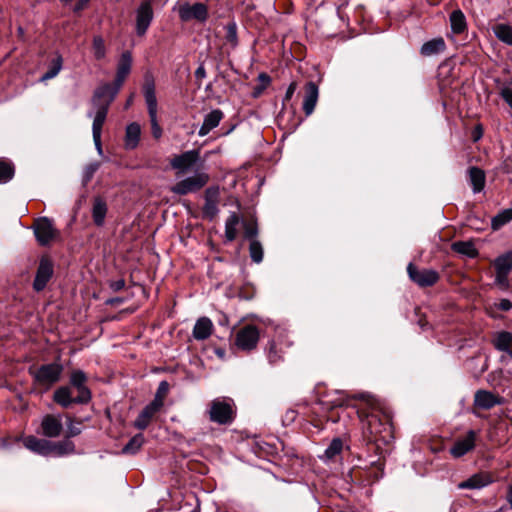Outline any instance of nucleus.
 I'll list each match as a JSON object with an SVG mask.
<instances>
[{
	"label": "nucleus",
	"instance_id": "f257e3e1",
	"mask_svg": "<svg viewBox=\"0 0 512 512\" xmlns=\"http://www.w3.org/2000/svg\"><path fill=\"white\" fill-rule=\"evenodd\" d=\"M88 377L80 369L73 370L69 377V385L58 387L53 393V401L62 408L73 404L85 405L92 399V392L87 386Z\"/></svg>",
	"mask_w": 512,
	"mask_h": 512
},
{
	"label": "nucleus",
	"instance_id": "f03ea898",
	"mask_svg": "<svg viewBox=\"0 0 512 512\" xmlns=\"http://www.w3.org/2000/svg\"><path fill=\"white\" fill-rule=\"evenodd\" d=\"M362 424V435L368 443H388L392 437L390 417L380 409L370 406L357 410Z\"/></svg>",
	"mask_w": 512,
	"mask_h": 512
},
{
	"label": "nucleus",
	"instance_id": "7ed1b4c3",
	"mask_svg": "<svg viewBox=\"0 0 512 512\" xmlns=\"http://www.w3.org/2000/svg\"><path fill=\"white\" fill-rule=\"evenodd\" d=\"M208 415L211 422L219 425L231 424L236 416V408L233 399L227 397L215 398L210 403Z\"/></svg>",
	"mask_w": 512,
	"mask_h": 512
},
{
	"label": "nucleus",
	"instance_id": "20e7f679",
	"mask_svg": "<svg viewBox=\"0 0 512 512\" xmlns=\"http://www.w3.org/2000/svg\"><path fill=\"white\" fill-rule=\"evenodd\" d=\"M125 79V77L116 74L113 84H104L95 90L92 97V105L95 111L105 108V114H108L109 107L120 91Z\"/></svg>",
	"mask_w": 512,
	"mask_h": 512
},
{
	"label": "nucleus",
	"instance_id": "39448f33",
	"mask_svg": "<svg viewBox=\"0 0 512 512\" xmlns=\"http://www.w3.org/2000/svg\"><path fill=\"white\" fill-rule=\"evenodd\" d=\"M63 366L60 363H49L41 365L37 370L30 371L34 382L46 390L57 383L62 375Z\"/></svg>",
	"mask_w": 512,
	"mask_h": 512
},
{
	"label": "nucleus",
	"instance_id": "423d86ee",
	"mask_svg": "<svg viewBox=\"0 0 512 512\" xmlns=\"http://www.w3.org/2000/svg\"><path fill=\"white\" fill-rule=\"evenodd\" d=\"M209 179L208 173L197 171L194 175L178 181L170 190L176 195H187L201 190L209 182Z\"/></svg>",
	"mask_w": 512,
	"mask_h": 512
},
{
	"label": "nucleus",
	"instance_id": "0eeeda50",
	"mask_svg": "<svg viewBox=\"0 0 512 512\" xmlns=\"http://www.w3.org/2000/svg\"><path fill=\"white\" fill-rule=\"evenodd\" d=\"M154 19L153 1L144 0L135 10V32L137 36H144Z\"/></svg>",
	"mask_w": 512,
	"mask_h": 512
},
{
	"label": "nucleus",
	"instance_id": "6e6552de",
	"mask_svg": "<svg viewBox=\"0 0 512 512\" xmlns=\"http://www.w3.org/2000/svg\"><path fill=\"white\" fill-rule=\"evenodd\" d=\"M260 332L254 325H245L235 334V346L242 351H251L257 347Z\"/></svg>",
	"mask_w": 512,
	"mask_h": 512
},
{
	"label": "nucleus",
	"instance_id": "1a4fd4ad",
	"mask_svg": "<svg viewBox=\"0 0 512 512\" xmlns=\"http://www.w3.org/2000/svg\"><path fill=\"white\" fill-rule=\"evenodd\" d=\"M178 16L183 22L195 20L200 23H205L209 17L208 7L206 4L201 2L194 4L186 2L179 5Z\"/></svg>",
	"mask_w": 512,
	"mask_h": 512
},
{
	"label": "nucleus",
	"instance_id": "9d476101",
	"mask_svg": "<svg viewBox=\"0 0 512 512\" xmlns=\"http://www.w3.org/2000/svg\"><path fill=\"white\" fill-rule=\"evenodd\" d=\"M34 234L41 246H47L59 236V231L49 218L42 217L35 221Z\"/></svg>",
	"mask_w": 512,
	"mask_h": 512
},
{
	"label": "nucleus",
	"instance_id": "9b49d317",
	"mask_svg": "<svg viewBox=\"0 0 512 512\" xmlns=\"http://www.w3.org/2000/svg\"><path fill=\"white\" fill-rule=\"evenodd\" d=\"M407 273L411 281L423 288L433 286L440 278L439 273L436 270H419L413 263L408 264Z\"/></svg>",
	"mask_w": 512,
	"mask_h": 512
},
{
	"label": "nucleus",
	"instance_id": "f8f14e48",
	"mask_svg": "<svg viewBox=\"0 0 512 512\" xmlns=\"http://www.w3.org/2000/svg\"><path fill=\"white\" fill-rule=\"evenodd\" d=\"M54 273L53 263L50 258L42 257L36 271L33 281V289L40 292L45 289L47 283L50 281Z\"/></svg>",
	"mask_w": 512,
	"mask_h": 512
},
{
	"label": "nucleus",
	"instance_id": "ddd939ff",
	"mask_svg": "<svg viewBox=\"0 0 512 512\" xmlns=\"http://www.w3.org/2000/svg\"><path fill=\"white\" fill-rule=\"evenodd\" d=\"M199 160L198 150L185 151L182 154L175 155L170 160V166L177 170V174H183L192 168Z\"/></svg>",
	"mask_w": 512,
	"mask_h": 512
},
{
	"label": "nucleus",
	"instance_id": "4468645a",
	"mask_svg": "<svg viewBox=\"0 0 512 512\" xmlns=\"http://www.w3.org/2000/svg\"><path fill=\"white\" fill-rule=\"evenodd\" d=\"M478 433L469 430L464 437L458 438L450 448V453L455 458H460L472 451L476 446Z\"/></svg>",
	"mask_w": 512,
	"mask_h": 512
},
{
	"label": "nucleus",
	"instance_id": "2eb2a0df",
	"mask_svg": "<svg viewBox=\"0 0 512 512\" xmlns=\"http://www.w3.org/2000/svg\"><path fill=\"white\" fill-rule=\"evenodd\" d=\"M220 191L218 186H211L205 190V203L202 209L203 216L210 221L213 220L217 214L219 213L218 203H219Z\"/></svg>",
	"mask_w": 512,
	"mask_h": 512
},
{
	"label": "nucleus",
	"instance_id": "dca6fc26",
	"mask_svg": "<svg viewBox=\"0 0 512 512\" xmlns=\"http://www.w3.org/2000/svg\"><path fill=\"white\" fill-rule=\"evenodd\" d=\"M63 430L61 415L46 414L41 421V432L45 437L56 438Z\"/></svg>",
	"mask_w": 512,
	"mask_h": 512
},
{
	"label": "nucleus",
	"instance_id": "f3484780",
	"mask_svg": "<svg viewBox=\"0 0 512 512\" xmlns=\"http://www.w3.org/2000/svg\"><path fill=\"white\" fill-rule=\"evenodd\" d=\"M349 397L343 391H334L333 393H328L325 398L319 399L318 404L321 406L324 411H332L336 408L347 406Z\"/></svg>",
	"mask_w": 512,
	"mask_h": 512
},
{
	"label": "nucleus",
	"instance_id": "a211bd4d",
	"mask_svg": "<svg viewBox=\"0 0 512 512\" xmlns=\"http://www.w3.org/2000/svg\"><path fill=\"white\" fill-rule=\"evenodd\" d=\"M494 482L489 472H479L458 484L459 489H481Z\"/></svg>",
	"mask_w": 512,
	"mask_h": 512
},
{
	"label": "nucleus",
	"instance_id": "6ab92c4d",
	"mask_svg": "<svg viewBox=\"0 0 512 512\" xmlns=\"http://www.w3.org/2000/svg\"><path fill=\"white\" fill-rule=\"evenodd\" d=\"M25 448L33 453L41 456H50V441L46 439H40L33 435L26 436L22 439Z\"/></svg>",
	"mask_w": 512,
	"mask_h": 512
},
{
	"label": "nucleus",
	"instance_id": "aec40b11",
	"mask_svg": "<svg viewBox=\"0 0 512 512\" xmlns=\"http://www.w3.org/2000/svg\"><path fill=\"white\" fill-rule=\"evenodd\" d=\"M501 403L502 399L490 391L478 390L474 396V406L483 410H489Z\"/></svg>",
	"mask_w": 512,
	"mask_h": 512
},
{
	"label": "nucleus",
	"instance_id": "412c9836",
	"mask_svg": "<svg viewBox=\"0 0 512 512\" xmlns=\"http://www.w3.org/2000/svg\"><path fill=\"white\" fill-rule=\"evenodd\" d=\"M318 96V86L313 81H309L308 83H306L305 95L303 99V111L306 116H309L313 113L318 101Z\"/></svg>",
	"mask_w": 512,
	"mask_h": 512
},
{
	"label": "nucleus",
	"instance_id": "4be33fe9",
	"mask_svg": "<svg viewBox=\"0 0 512 512\" xmlns=\"http://www.w3.org/2000/svg\"><path fill=\"white\" fill-rule=\"evenodd\" d=\"M491 342L497 351L505 353L512 358V332L498 331L494 333Z\"/></svg>",
	"mask_w": 512,
	"mask_h": 512
},
{
	"label": "nucleus",
	"instance_id": "5701e85b",
	"mask_svg": "<svg viewBox=\"0 0 512 512\" xmlns=\"http://www.w3.org/2000/svg\"><path fill=\"white\" fill-rule=\"evenodd\" d=\"M223 117L224 114L220 109H214L209 112L204 117L203 123L198 131V135L201 137L206 136L211 130L219 125Z\"/></svg>",
	"mask_w": 512,
	"mask_h": 512
},
{
	"label": "nucleus",
	"instance_id": "b1692460",
	"mask_svg": "<svg viewBox=\"0 0 512 512\" xmlns=\"http://www.w3.org/2000/svg\"><path fill=\"white\" fill-rule=\"evenodd\" d=\"M106 118H107V114H105V108H101L100 111H95L93 124H92V134H93L94 144L99 153H101V151H102L101 133H102V128H103Z\"/></svg>",
	"mask_w": 512,
	"mask_h": 512
},
{
	"label": "nucleus",
	"instance_id": "393cba45",
	"mask_svg": "<svg viewBox=\"0 0 512 512\" xmlns=\"http://www.w3.org/2000/svg\"><path fill=\"white\" fill-rule=\"evenodd\" d=\"M214 325L210 318L200 317L193 327V337L196 340L202 341L209 338L213 332Z\"/></svg>",
	"mask_w": 512,
	"mask_h": 512
},
{
	"label": "nucleus",
	"instance_id": "a878e982",
	"mask_svg": "<svg viewBox=\"0 0 512 512\" xmlns=\"http://www.w3.org/2000/svg\"><path fill=\"white\" fill-rule=\"evenodd\" d=\"M161 409L157 408L156 406L152 405L151 403L147 404L142 411L139 413L138 417L134 421V427L138 430H145L149 424L151 423L154 416L160 411Z\"/></svg>",
	"mask_w": 512,
	"mask_h": 512
},
{
	"label": "nucleus",
	"instance_id": "bb28decb",
	"mask_svg": "<svg viewBox=\"0 0 512 512\" xmlns=\"http://www.w3.org/2000/svg\"><path fill=\"white\" fill-rule=\"evenodd\" d=\"M446 50V43L442 37L433 38L425 42L420 48L423 57H431L443 53Z\"/></svg>",
	"mask_w": 512,
	"mask_h": 512
},
{
	"label": "nucleus",
	"instance_id": "cd10ccee",
	"mask_svg": "<svg viewBox=\"0 0 512 512\" xmlns=\"http://www.w3.org/2000/svg\"><path fill=\"white\" fill-rule=\"evenodd\" d=\"M141 127L137 122H132L126 126L124 146L127 150L135 149L140 141Z\"/></svg>",
	"mask_w": 512,
	"mask_h": 512
},
{
	"label": "nucleus",
	"instance_id": "c85d7f7f",
	"mask_svg": "<svg viewBox=\"0 0 512 512\" xmlns=\"http://www.w3.org/2000/svg\"><path fill=\"white\" fill-rule=\"evenodd\" d=\"M469 176V182L472 186V190L474 193L481 192L485 187L486 176L485 172L476 166H472L467 171Z\"/></svg>",
	"mask_w": 512,
	"mask_h": 512
},
{
	"label": "nucleus",
	"instance_id": "c756f323",
	"mask_svg": "<svg viewBox=\"0 0 512 512\" xmlns=\"http://www.w3.org/2000/svg\"><path fill=\"white\" fill-rule=\"evenodd\" d=\"M50 450L51 455L61 457L64 455H69L75 452V445L69 439H64L58 442L50 441Z\"/></svg>",
	"mask_w": 512,
	"mask_h": 512
},
{
	"label": "nucleus",
	"instance_id": "7c9ffc66",
	"mask_svg": "<svg viewBox=\"0 0 512 512\" xmlns=\"http://www.w3.org/2000/svg\"><path fill=\"white\" fill-rule=\"evenodd\" d=\"M107 210L106 202L102 198L96 197L93 201L92 207V218L95 225L100 227L104 224Z\"/></svg>",
	"mask_w": 512,
	"mask_h": 512
},
{
	"label": "nucleus",
	"instance_id": "2f4dec72",
	"mask_svg": "<svg viewBox=\"0 0 512 512\" xmlns=\"http://www.w3.org/2000/svg\"><path fill=\"white\" fill-rule=\"evenodd\" d=\"M143 93L147 109L158 108L157 98L155 93V83L152 77H146L143 86Z\"/></svg>",
	"mask_w": 512,
	"mask_h": 512
},
{
	"label": "nucleus",
	"instance_id": "473e14b6",
	"mask_svg": "<svg viewBox=\"0 0 512 512\" xmlns=\"http://www.w3.org/2000/svg\"><path fill=\"white\" fill-rule=\"evenodd\" d=\"M450 25L454 34H462L467 30L466 17L460 9L454 10L450 14Z\"/></svg>",
	"mask_w": 512,
	"mask_h": 512
},
{
	"label": "nucleus",
	"instance_id": "72a5a7b5",
	"mask_svg": "<svg viewBox=\"0 0 512 512\" xmlns=\"http://www.w3.org/2000/svg\"><path fill=\"white\" fill-rule=\"evenodd\" d=\"M451 249L454 252L469 258H475L478 256V250L472 241H456L452 243Z\"/></svg>",
	"mask_w": 512,
	"mask_h": 512
},
{
	"label": "nucleus",
	"instance_id": "f704fd0d",
	"mask_svg": "<svg viewBox=\"0 0 512 512\" xmlns=\"http://www.w3.org/2000/svg\"><path fill=\"white\" fill-rule=\"evenodd\" d=\"M494 35L496 38L509 45L512 46V26L506 23H498L495 24L492 28Z\"/></svg>",
	"mask_w": 512,
	"mask_h": 512
},
{
	"label": "nucleus",
	"instance_id": "c9c22d12",
	"mask_svg": "<svg viewBox=\"0 0 512 512\" xmlns=\"http://www.w3.org/2000/svg\"><path fill=\"white\" fill-rule=\"evenodd\" d=\"M240 222V217L236 212H232L225 222V238L228 242H232L237 236V226Z\"/></svg>",
	"mask_w": 512,
	"mask_h": 512
},
{
	"label": "nucleus",
	"instance_id": "e433bc0d",
	"mask_svg": "<svg viewBox=\"0 0 512 512\" xmlns=\"http://www.w3.org/2000/svg\"><path fill=\"white\" fill-rule=\"evenodd\" d=\"M496 272L510 273L512 270V251H508L494 260Z\"/></svg>",
	"mask_w": 512,
	"mask_h": 512
},
{
	"label": "nucleus",
	"instance_id": "4c0bfd02",
	"mask_svg": "<svg viewBox=\"0 0 512 512\" xmlns=\"http://www.w3.org/2000/svg\"><path fill=\"white\" fill-rule=\"evenodd\" d=\"M267 358L269 363L272 365H276L283 361L282 347L275 340L270 341L268 344Z\"/></svg>",
	"mask_w": 512,
	"mask_h": 512
},
{
	"label": "nucleus",
	"instance_id": "58836bf2",
	"mask_svg": "<svg viewBox=\"0 0 512 512\" xmlns=\"http://www.w3.org/2000/svg\"><path fill=\"white\" fill-rule=\"evenodd\" d=\"M132 66V55L129 51H125L121 54V57L119 59L118 65H117V72L116 74L127 78L131 71Z\"/></svg>",
	"mask_w": 512,
	"mask_h": 512
},
{
	"label": "nucleus",
	"instance_id": "ea45409f",
	"mask_svg": "<svg viewBox=\"0 0 512 512\" xmlns=\"http://www.w3.org/2000/svg\"><path fill=\"white\" fill-rule=\"evenodd\" d=\"M512 220V208L504 209L495 215L491 220V228L494 231L499 230L505 224Z\"/></svg>",
	"mask_w": 512,
	"mask_h": 512
},
{
	"label": "nucleus",
	"instance_id": "a19ab883",
	"mask_svg": "<svg viewBox=\"0 0 512 512\" xmlns=\"http://www.w3.org/2000/svg\"><path fill=\"white\" fill-rule=\"evenodd\" d=\"M169 391V383L167 381H161L155 393L154 399L150 402L152 405L161 409L164 405V400Z\"/></svg>",
	"mask_w": 512,
	"mask_h": 512
},
{
	"label": "nucleus",
	"instance_id": "79ce46f5",
	"mask_svg": "<svg viewBox=\"0 0 512 512\" xmlns=\"http://www.w3.org/2000/svg\"><path fill=\"white\" fill-rule=\"evenodd\" d=\"M144 436L141 433L133 436L129 442L123 447L122 452L124 454H135L137 453L142 445L144 444Z\"/></svg>",
	"mask_w": 512,
	"mask_h": 512
},
{
	"label": "nucleus",
	"instance_id": "37998d69",
	"mask_svg": "<svg viewBox=\"0 0 512 512\" xmlns=\"http://www.w3.org/2000/svg\"><path fill=\"white\" fill-rule=\"evenodd\" d=\"M15 169L11 162L0 159V183H7L14 177Z\"/></svg>",
	"mask_w": 512,
	"mask_h": 512
},
{
	"label": "nucleus",
	"instance_id": "c03bdc74",
	"mask_svg": "<svg viewBox=\"0 0 512 512\" xmlns=\"http://www.w3.org/2000/svg\"><path fill=\"white\" fill-rule=\"evenodd\" d=\"M343 449V442L340 438H335L331 441L329 446L324 451L323 457L327 460L334 459L337 455L341 453Z\"/></svg>",
	"mask_w": 512,
	"mask_h": 512
},
{
	"label": "nucleus",
	"instance_id": "a18cd8bd",
	"mask_svg": "<svg viewBox=\"0 0 512 512\" xmlns=\"http://www.w3.org/2000/svg\"><path fill=\"white\" fill-rule=\"evenodd\" d=\"M62 62L61 56H57L53 59L49 69L42 75L41 81H47L56 77L62 69Z\"/></svg>",
	"mask_w": 512,
	"mask_h": 512
},
{
	"label": "nucleus",
	"instance_id": "49530a36",
	"mask_svg": "<svg viewBox=\"0 0 512 512\" xmlns=\"http://www.w3.org/2000/svg\"><path fill=\"white\" fill-rule=\"evenodd\" d=\"M147 110H148V115L150 118L152 135L155 139H159L162 136V128L160 127L158 120H157L158 108L147 109Z\"/></svg>",
	"mask_w": 512,
	"mask_h": 512
},
{
	"label": "nucleus",
	"instance_id": "de8ad7c7",
	"mask_svg": "<svg viewBox=\"0 0 512 512\" xmlns=\"http://www.w3.org/2000/svg\"><path fill=\"white\" fill-rule=\"evenodd\" d=\"M249 253L253 262L260 263L263 260V247L260 241L252 240L250 242Z\"/></svg>",
	"mask_w": 512,
	"mask_h": 512
},
{
	"label": "nucleus",
	"instance_id": "09e8293b",
	"mask_svg": "<svg viewBox=\"0 0 512 512\" xmlns=\"http://www.w3.org/2000/svg\"><path fill=\"white\" fill-rule=\"evenodd\" d=\"M93 52L96 59H102L105 56V44L104 40L100 36L93 38Z\"/></svg>",
	"mask_w": 512,
	"mask_h": 512
},
{
	"label": "nucleus",
	"instance_id": "8fccbe9b",
	"mask_svg": "<svg viewBox=\"0 0 512 512\" xmlns=\"http://www.w3.org/2000/svg\"><path fill=\"white\" fill-rule=\"evenodd\" d=\"M258 235V227L257 223L254 221L245 222L244 223V236L249 239L250 242L252 240H257L256 237Z\"/></svg>",
	"mask_w": 512,
	"mask_h": 512
},
{
	"label": "nucleus",
	"instance_id": "3c124183",
	"mask_svg": "<svg viewBox=\"0 0 512 512\" xmlns=\"http://www.w3.org/2000/svg\"><path fill=\"white\" fill-rule=\"evenodd\" d=\"M508 275L509 273L496 272L494 283L502 291H506L510 287Z\"/></svg>",
	"mask_w": 512,
	"mask_h": 512
},
{
	"label": "nucleus",
	"instance_id": "603ef678",
	"mask_svg": "<svg viewBox=\"0 0 512 512\" xmlns=\"http://www.w3.org/2000/svg\"><path fill=\"white\" fill-rule=\"evenodd\" d=\"M226 39L234 45L237 43V27L235 23H229L226 26Z\"/></svg>",
	"mask_w": 512,
	"mask_h": 512
},
{
	"label": "nucleus",
	"instance_id": "864d4df0",
	"mask_svg": "<svg viewBox=\"0 0 512 512\" xmlns=\"http://www.w3.org/2000/svg\"><path fill=\"white\" fill-rule=\"evenodd\" d=\"M501 97L503 100L509 105V107L512 109V89L509 87L502 88L500 92Z\"/></svg>",
	"mask_w": 512,
	"mask_h": 512
},
{
	"label": "nucleus",
	"instance_id": "5fc2aeb1",
	"mask_svg": "<svg viewBox=\"0 0 512 512\" xmlns=\"http://www.w3.org/2000/svg\"><path fill=\"white\" fill-rule=\"evenodd\" d=\"M494 307L501 311H509L512 309V302L509 299H501L498 303H494Z\"/></svg>",
	"mask_w": 512,
	"mask_h": 512
},
{
	"label": "nucleus",
	"instance_id": "6e6d98bb",
	"mask_svg": "<svg viewBox=\"0 0 512 512\" xmlns=\"http://www.w3.org/2000/svg\"><path fill=\"white\" fill-rule=\"evenodd\" d=\"M98 168V163H92L88 165L85 169V180L89 181L93 177L94 173L98 170Z\"/></svg>",
	"mask_w": 512,
	"mask_h": 512
},
{
	"label": "nucleus",
	"instance_id": "4d7b16f0",
	"mask_svg": "<svg viewBox=\"0 0 512 512\" xmlns=\"http://www.w3.org/2000/svg\"><path fill=\"white\" fill-rule=\"evenodd\" d=\"M483 136V127L481 124H478L474 127L472 131V140L474 142L479 141Z\"/></svg>",
	"mask_w": 512,
	"mask_h": 512
},
{
	"label": "nucleus",
	"instance_id": "13d9d810",
	"mask_svg": "<svg viewBox=\"0 0 512 512\" xmlns=\"http://www.w3.org/2000/svg\"><path fill=\"white\" fill-rule=\"evenodd\" d=\"M70 422L68 424V437H74L81 433V429L73 424V421L69 418Z\"/></svg>",
	"mask_w": 512,
	"mask_h": 512
},
{
	"label": "nucleus",
	"instance_id": "bf43d9fd",
	"mask_svg": "<svg viewBox=\"0 0 512 512\" xmlns=\"http://www.w3.org/2000/svg\"><path fill=\"white\" fill-rule=\"evenodd\" d=\"M296 88H297V84L295 82L290 83V85L288 86V88L286 90V93H285V96H284L283 100L284 101H289L293 97V95H294V93L296 91Z\"/></svg>",
	"mask_w": 512,
	"mask_h": 512
},
{
	"label": "nucleus",
	"instance_id": "052dcab7",
	"mask_svg": "<svg viewBox=\"0 0 512 512\" xmlns=\"http://www.w3.org/2000/svg\"><path fill=\"white\" fill-rule=\"evenodd\" d=\"M109 286L113 291L117 292V291L122 290L125 287V281L123 279H118V280L112 281Z\"/></svg>",
	"mask_w": 512,
	"mask_h": 512
},
{
	"label": "nucleus",
	"instance_id": "680f3d73",
	"mask_svg": "<svg viewBox=\"0 0 512 512\" xmlns=\"http://www.w3.org/2000/svg\"><path fill=\"white\" fill-rule=\"evenodd\" d=\"M195 76L197 78H204L206 76L205 69L203 66H200L196 69Z\"/></svg>",
	"mask_w": 512,
	"mask_h": 512
},
{
	"label": "nucleus",
	"instance_id": "e2e57ef3",
	"mask_svg": "<svg viewBox=\"0 0 512 512\" xmlns=\"http://www.w3.org/2000/svg\"><path fill=\"white\" fill-rule=\"evenodd\" d=\"M122 302H123V300L121 298H112V299H109L106 301L107 304H111V305L119 304Z\"/></svg>",
	"mask_w": 512,
	"mask_h": 512
},
{
	"label": "nucleus",
	"instance_id": "0e129e2a",
	"mask_svg": "<svg viewBox=\"0 0 512 512\" xmlns=\"http://www.w3.org/2000/svg\"><path fill=\"white\" fill-rule=\"evenodd\" d=\"M88 2H89V0H79L78 7L80 8L81 6L87 4Z\"/></svg>",
	"mask_w": 512,
	"mask_h": 512
},
{
	"label": "nucleus",
	"instance_id": "69168bd1",
	"mask_svg": "<svg viewBox=\"0 0 512 512\" xmlns=\"http://www.w3.org/2000/svg\"><path fill=\"white\" fill-rule=\"evenodd\" d=\"M61 1H62V2H64V3H69V2H71L72 0H61Z\"/></svg>",
	"mask_w": 512,
	"mask_h": 512
},
{
	"label": "nucleus",
	"instance_id": "338daca9",
	"mask_svg": "<svg viewBox=\"0 0 512 512\" xmlns=\"http://www.w3.org/2000/svg\"><path fill=\"white\" fill-rule=\"evenodd\" d=\"M331 421H332V422H337V421H338V419H332V418H331Z\"/></svg>",
	"mask_w": 512,
	"mask_h": 512
}]
</instances>
